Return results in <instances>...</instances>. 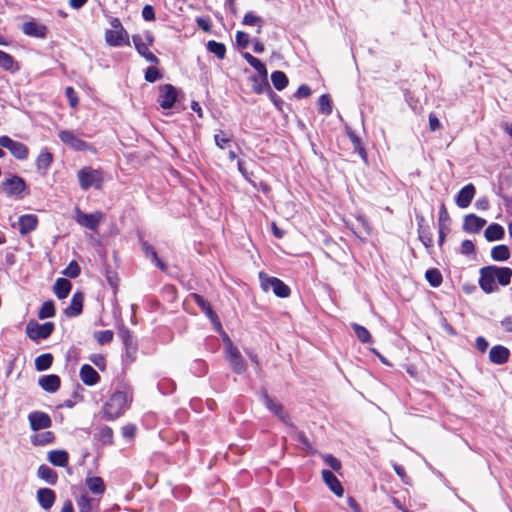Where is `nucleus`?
<instances>
[{"label":"nucleus","instance_id":"nucleus-1","mask_svg":"<svg viewBox=\"0 0 512 512\" xmlns=\"http://www.w3.org/2000/svg\"><path fill=\"white\" fill-rule=\"evenodd\" d=\"M127 395L123 391H116L103 406V417L113 421L120 417L127 408Z\"/></svg>","mask_w":512,"mask_h":512},{"label":"nucleus","instance_id":"nucleus-2","mask_svg":"<svg viewBox=\"0 0 512 512\" xmlns=\"http://www.w3.org/2000/svg\"><path fill=\"white\" fill-rule=\"evenodd\" d=\"M79 185L82 190L87 191L90 188L101 189L104 178L98 169L83 167L77 173Z\"/></svg>","mask_w":512,"mask_h":512},{"label":"nucleus","instance_id":"nucleus-3","mask_svg":"<svg viewBox=\"0 0 512 512\" xmlns=\"http://www.w3.org/2000/svg\"><path fill=\"white\" fill-rule=\"evenodd\" d=\"M259 278L261 281V287L264 291L272 289L273 293L280 298H287L290 295V288L282 280L268 276L263 272L259 273Z\"/></svg>","mask_w":512,"mask_h":512},{"label":"nucleus","instance_id":"nucleus-4","mask_svg":"<svg viewBox=\"0 0 512 512\" xmlns=\"http://www.w3.org/2000/svg\"><path fill=\"white\" fill-rule=\"evenodd\" d=\"M55 325L53 322H46L39 324L35 320H31L26 325V334L33 340L38 341L40 339H47L54 332Z\"/></svg>","mask_w":512,"mask_h":512},{"label":"nucleus","instance_id":"nucleus-5","mask_svg":"<svg viewBox=\"0 0 512 512\" xmlns=\"http://www.w3.org/2000/svg\"><path fill=\"white\" fill-rule=\"evenodd\" d=\"M225 339L228 342L226 346V357L231 365L232 370L237 374H243L247 367L240 354V351L236 346L232 344L231 340L226 334Z\"/></svg>","mask_w":512,"mask_h":512},{"label":"nucleus","instance_id":"nucleus-6","mask_svg":"<svg viewBox=\"0 0 512 512\" xmlns=\"http://www.w3.org/2000/svg\"><path fill=\"white\" fill-rule=\"evenodd\" d=\"M1 187L7 196L21 199V194L26 190L27 185L22 177L18 175H12L2 182Z\"/></svg>","mask_w":512,"mask_h":512},{"label":"nucleus","instance_id":"nucleus-7","mask_svg":"<svg viewBox=\"0 0 512 512\" xmlns=\"http://www.w3.org/2000/svg\"><path fill=\"white\" fill-rule=\"evenodd\" d=\"M261 397L264 405L269 411L277 416L283 423L295 429V426L289 422L290 417L287 411H285L284 407L280 403H276L272 400L265 388L262 389Z\"/></svg>","mask_w":512,"mask_h":512},{"label":"nucleus","instance_id":"nucleus-8","mask_svg":"<svg viewBox=\"0 0 512 512\" xmlns=\"http://www.w3.org/2000/svg\"><path fill=\"white\" fill-rule=\"evenodd\" d=\"M0 147L8 149L10 153L18 160H25L28 157V147L22 142L15 141L9 136H0Z\"/></svg>","mask_w":512,"mask_h":512},{"label":"nucleus","instance_id":"nucleus-9","mask_svg":"<svg viewBox=\"0 0 512 512\" xmlns=\"http://www.w3.org/2000/svg\"><path fill=\"white\" fill-rule=\"evenodd\" d=\"M201 311L209 318L217 332L222 331V324L217 314L213 311L210 303L201 295L193 293L190 295Z\"/></svg>","mask_w":512,"mask_h":512},{"label":"nucleus","instance_id":"nucleus-10","mask_svg":"<svg viewBox=\"0 0 512 512\" xmlns=\"http://www.w3.org/2000/svg\"><path fill=\"white\" fill-rule=\"evenodd\" d=\"M478 283L480 288L487 294L498 290L494 275V265L485 266L480 269V278Z\"/></svg>","mask_w":512,"mask_h":512},{"label":"nucleus","instance_id":"nucleus-11","mask_svg":"<svg viewBox=\"0 0 512 512\" xmlns=\"http://www.w3.org/2000/svg\"><path fill=\"white\" fill-rule=\"evenodd\" d=\"M118 336L120 337L122 343L125 346V354L126 357L133 361L135 359V354L137 351V345L134 341V337L132 332L125 326H121L118 329Z\"/></svg>","mask_w":512,"mask_h":512},{"label":"nucleus","instance_id":"nucleus-12","mask_svg":"<svg viewBox=\"0 0 512 512\" xmlns=\"http://www.w3.org/2000/svg\"><path fill=\"white\" fill-rule=\"evenodd\" d=\"M177 100V90L171 84H165L160 88L157 102L163 109H171Z\"/></svg>","mask_w":512,"mask_h":512},{"label":"nucleus","instance_id":"nucleus-13","mask_svg":"<svg viewBox=\"0 0 512 512\" xmlns=\"http://www.w3.org/2000/svg\"><path fill=\"white\" fill-rule=\"evenodd\" d=\"M59 139L75 151H85L89 144L76 136L72 131L62 130L58 134Z\"/></svg>","mask_w":512,"mask_h":512},{"label":"nucleus","instance_id":"nucleus-14","mask_svg":"<svg viewBox=\"0 0 512 512\" xmlns=\"http://www.w3.org/2000/svg\"><path fill=\"white\" fill-rule=\"evenodd\" d=\"M28 420L30 428L33 431L48 429L52 426L51 417L47 413L42 411H33L29 413Z\"/></svg>","mask_w":512,"mask_h":512},{"label":"nucleus","instance_id":"nucleus-15","mask_svg":"<svg viewBox=\"0 0 512 512\" xmlns=\"http://www.w3.org/2000/svg\"><path fill=\"white\" fill-rule=\"evenodd\" d=\"M21 30L27 36L40 39L46 38L48 33L47 26L37 22L36 20H31L23 23Z\"/></svg>","mask_w":512,"mask_h":512},{"label":"nucleus","instance_id":"nucleus-16","mask_svg":"<svg viewBox=\"0 0 512 512\" xmlns=\"http://www.w3.org/2000/svg\"><path fill=\"white\" fill-rule=\"evenodd\" d=\"M105 41L109 46L119 47L129 45V35L127 31L122 30H106Z\"/></svg>","mask_w":512,"mask_h":512},{"label":"nucleus","instance_id":"nucleus-17","mask_svg":"<svg viewBox=\"0 0 512 512\" xmlns=\"http://www.w3.org/2000/svg\"><path fill=\"white\" fill-rule=\"evenodd\" d=\"M84 293L77 291L71 298L70 305L65 308L64 314L67 317L73 318L79 316L83 311Z\"/></svg>","mask_w":512,"mask_h":512},{"label":"nucleus","instance_id":"nucleus-18","mask_svg":"<svg viewBox=\"0 0 512 512\" xmlns=\"http://www.w3.org/2000/svg\"><path fill=\"white\" fill-rule=\"evenodd\" d=\"M100 220L101 213L99 212L94 214H86L81 211H78L77 213L78 224L92 231H95L98 228Z\"/></svg>","mask_w":512,"mask_h":512},{"label":"nucleus","instance_id":"nucleus-19","mask_svg":"<svg viewBox=\"0 0 512 512\" xmlns=\"http://www.w3.org/2000/svg\"><path fill=\"white\" fill-rule=\"evenodd\" d=\"M486 224L484 218L475 214H468L464 217L463 230L468 233H478Z\"/></svg>","mask_w":512,"mask_h":512},{"label":"nucleus","instance_id":"nucleus-20","mask_svg":"<svg viewBox=\"0 0 512 512\" xmlns=\"http://www.w3.org/2000/svg\"><path fill=\"white\" fill-rule=\"evenodd\" d=\"M37 501L41 508L44 510H50L55 503L56 494L50 488H40L37 490Z\"/></svg>","mask_w":512,"mask_h":512},{"label":"nucleus","instance_id":"nucleus-21","mask_svg":"<svg viewBox=\"0 0 512 512\" xmlns=\"http://www.w3.org/2000/svg\"><path fill=\"white\" fill-rule=\"evenodd\" d=\"M475 192V187L471 183L461 188L455 199L457 206L460 208L468 207L474 198Z\"/></svg>","mask_w":512,"mask_h":512},{"label":"nucleus","instance_id":"nucleus-22","mask_svg":"<svg viewBox=\"0 0 512 512\" xmlns=\"http://www.w3.org/2000/svg\"><path fill=\"white\" fill-rule=\"evenodd\" d=\"M249 80L251 82V90L256 94L266 93L271 88L268 82V73L252 75Z\"/></svg>","mask_w":512,"mask_h":512},{"label":"nucleus","instance_id":"nucleus-23","mask_svg":"<svg viewBox=\"0 0 512 512\" xmlns=\"http://www.w3.org/2000/svg\"><path fill=\"white\" fill-rule=\"evenodd\" d=\"M39 386L48 393H55L61 384L60 377L56 374L44 375L38 380Z\"/></svg>","mask_w":512,"mask_h":512},{"label":"nucleus","instance_id":"nucleus-24","mask_svg":"<svg viewBox=\"0 0 512 512\" xmlns=\"http://www.w3.org/2000/svg\"><path fill=\"white\" fill-rule=\"evenodd\" d=\"M19 225V233L21 235H26L37 228L38 218L33 214H25L19 217L18 219Z\"/></svg>","mask_w":512,"mask_h":512},{"label":"nucleus","instance_id":"nucleus-25","mask_svg":"<svg viewBox=\"0 0 512 512\" xmlns=\"http://www.w3.org/2000/svg\"><path fill=\"white\" fill-rule=\"evenodd\" d=\"M417 224H418V234L419 239L423 243V245L426 248H429L432 246L433 239L432 234L430 232L429 225L426 224L425 218L423 216H417L416 217Z\"/></svg>","mask_w":512,"mask_h":512},{"label":"nucleus","instance_id":"nucleus-26","mask_svg":"<svg viewBox=\"0 0 512 512\" xmlns=\"http://www.w3.org/2000/svg\"><path fill=\"white\" fill-rule=\"evenodd\" d=\"M80 378L82 382L87 386H93L100 381V375L98 372L89 364H84L80 368Z\"/></svg>","mask_w":512,"mask_h":512},{"label":"nucleus","instance_id":"nucleus-27","mask_svg":"<svg viewBox=\"0 0 512 512\" xmlns=\"http://www.w3.org/2000/svg\"><path fill=\"white\" fill-rule=\"evenodd\" d=\"M510 351L502 345L493 346L489 352V359L492 363L502 365L509 359Z\"/></svg>","mask_w":512,"mask_h":512},{"label":"nucleus","instance_id":"nucleus-28","mask_svg":"<svg viewBox=\"0 0 512 512\" xmlns=\"http://www.w3.org/2000/svg\"><path fill=\"white\" fill-rule=\"evenodd\" d=\"M322 478L326 485L330 488V490L334 492L338 497H341L343 495L344 489L340 481L337 479V477L334 475L332 471L323 470Z\"/></svg>","mask_w":512,"mask_h":512},{"label":"nucleus","instance_id":"nucleus-29","mask_svg":"<svg viewBox=\"0 0 512 512\" xmlns=\"http://www.w3.org/2000/svg\"><path fill=\"white\" fill-rule=\"evenodd\" d=\"M142 250L145 256L151 260V262L157 266L161 271L167 270V265L158 257L155 248L147 241H141Z\"/></svg>","mask_w":512,"mask_h":512},{"label":"nucleus","instance_id":"nucleus-30","mask_svg":"<svg viewBox=\"0 0 512 512\" xmlns=\"http://www.w3.org/2000/svg\"><path fill=\"white\" fill-rule=\"evenodd\" d=\"M0 67L11 74L20 70V65L14 57L2 50H0Z\"/></svg>","mask_w":512,"mask_h":512},{"label":"nucleus","instance_id":"nucleus-31","mask_svg":"<svg viewBox=\"0 0 512 512\" xmlns=\"http://www.w3.org/2000/svg\"><path fill=\"white\" fill-rule=\"evenodd\" d=\"M37 476L52 486L56 485L58 481L57 472L45 464H42L38 467Z\"/></svg>","mask_w":512,"mask_h":512},{"label":"nucleus","instance_id":"nucleus-32","mask_svg":"<svg viewBox=\"0 0 512 512\" xmlns=\"http://www.w3.org/2000/svg\"><path fill=\"white\" fill-rule=\"evenodd\" d=\"M72 288L71 282L66 278H58L53 286V291L59 299H65Z\"/></svg>","mask_w":512,"mask_h":512},{"label":"nucleus","instance_id":"nucleus-33","mask_svg":"<svg viewBox=\"0 0 512 512\" xmlns=\"http://www.w3.org/2000/svg\"><path fill=\"white\" fill-rule=\"evenodd\" d=\"M47 457L54 466L66 467L68 465L69 455L65 450H52Z\"/></svg>","mask_w":512,"mask_h":512},{"label":"nucleus","instance_id":"nucleus-34","mask_svg":"<svg viewBox=\"0 0 512 512\" xmlns=\"http://www.w3.org/2000/svg\"><path fill=\"white\" fill-rule=\"evenodd\" d=\"M484 236H485L486 240L489 242L499 241L504 238L505 231L501 225H499L497 223H493V224H490L486 228V230L484 232Z\"/></svg>","mask_w":512,"mask_h":512},{"label":"nucleus","instance_id":"nucleus-35","mask_svg":"<svg viewBox=\"0 0 512 512\" xmlns=\"http://www.w3.org/2000/svg\"><path fill=\"white\" fill-rule=\"evenodd\" d=\"M346 132L353 145L354 151L359 154L364 162H367V152L365 147L362 145L360 137L357 136L356 133L349 128L346 130Z\"/></svg>","mask_w":512,"mask_h":512},{"label":"nucleus","instance_id":"nucleus-36","mask_svg":"<svg viewBox=\"0 0 512 512\" xmlns=\"http://www.w3.org/2000/svg\"><path fill=\"white\" fill-rule=\"evenodd\" d=\"M85 484L89 491L95 495H102L105 492L104 481L99 476L86 478Z\"/></svg>","mask_w":512,"mask_h":512},{"label":"nucleus","instance_id":"nucleus-37","mask_svg":"<svg viewBox=\"0 0 512 512\" xmlns=\"http://www.w3.org/2000/svg\"><path fill=\"white\" fill-rule=\"evenodd\" d=\"M495 279L501 286H507L511 282L512 269L509 267H498L494 265Z\"/></svg>","mask_w":512,"mask_h":512},{"label":"nucleus","instance_id":"nucleus-38","mask_svg":"<svg viewBox=\"0 0 512 512\" xmlns=\"http://www.w3.org/2000/svg\"><path fill=\"white\" fill-rule=\"evenodd\" d=\"M53 161V155L48 149H43L36 159V167L39 171H43L44 173L49 168Z\"/></svg>","mask_w":512,"mask_h":512},{"label":"nucleus","instance_id":"nucleus-39","mask_svg":"<svg viewBox=\"0 0 512 512\" xmlns=\"http://www.w3.org/2000/svg\"><path fill=\"white\" fill-rule=\"evenodd\" d=\"M55 435L51 431L34 434L31 436V443L34 446H44L54 441Z\"/></svg>","mask_w":512,"mask_h":512},{"label":"nucleus","instance_id":"nucleus-40","mask_svg":"<svg viewBox=\"0 0 512 512\" xmlns=\"http://www.w3.org/2000/svg\"><path fill=\"white\" fill-rule=\"evenodd\" d=\"M491 257L494 261L503 262L510 258V249L507 245L501 244L492 248Z\"/></svg>","mask_w":512,"mask_h":512},{"label":"nucleus","instance_id":"nucleus-41","mask_svg":"<svg viewBox=\"0 0 512 512\" xmlns=\"http://www.w3.org/2000/svg\"><path fill=\"white\" fill-rule=\"evenodd\" d=\"M271 81L274 88L278 91L285 89L289 82L286 74L279 70L272 72Z\"/></svg>","mask_w":512,"mask_h":512},{"label":"nucleus","instance_id":"nucleus-42","mask_svg":"<svg viewBox=\"0 0 512 512\" xmlns=\"http://www.w3.org/2000/svg\"><path fill=\"white\" fill-rule=\"evenodd\" d=\"M53 363V355L51 353H44L35 359V368L37 371H45L51 367Z\"/></svg>","mask_w":512,"mask_h":512},{"label":"nucleus","instance_id":"nucleus-43","mask_svg":"<svg viewBox=\"0 0 512 512\" xmlns=\"http://www.w3.org/2000/svg\"><path fill=\"white\" fill-rule=\"evenodd\" d=\"M425 278L434 288L439 287L443 281L442 274L437 268L428 269L425 273Z\"/></svg>","mask_w":512,"mask_h":512},{"label":"nucleus","instance_id":"nucleus-44","mask_svg":"<svg viewBox=\"0 0 512 512\" xmlns=\"http://www.w3.org/2000/svg\"><path fill=\"white\" fill-rule=\"evenodd\" d=\"M55 313L56 310L54 302L52 300H47L41 305L38 311V318L41 320L51 318L55 316Z\"/></svg>","mask_w":512,"mask_h":512},{"label":"nucleus","instance_id":"nucleus-45","mask_svg":"<svg viewBox=\"0 0 512 512\" xmlns=\"http://www.w3.org/2000/svg\"><path fill=\"white\" fill-rule=\"evenodd\" d=\"M243 57L249 63V65L258 72V74L268 73L265 64L262 63L258 58L254 57L252 54L246 52L243 54Z\"/></svg>","mask_w":512,"mask_h":512},{"label":"nucleus","instance_id":"nucleus-46","mask_svg":"<svg viewBox=\"0 0 512 512\" xmlns=\"http://www.w3.org/2000/svg\"><path fill=\"white\" fill-rule=\"evenodd\" d=\"M207 50L210 53H213L215 56H217L219 59H224L226 54V47L223 43L217 42L214 40H210L207 43Z\"/></svg>","mask_w":512,"mask_h":512},{"label":"nucleus","instance_id":"nucleus-47","mask_svg":"<svg viewBox=\"0 0 512 512\" xmlns=\"http://www.w3.org/2000/svg\"><path fill=\"white\" fill-rule=\"evenodd\" d=\"M352 328L358 340L362 343H370L372 340L370 332L362 325L352 323Z\"/></svg>","mask_w":512,"mask_h":512},{"label":"nucleus","instance_id":"nucleus-48","mask_svg":"<svg viewBox=\"0 0 512 512\" xmlns=\"http://www.w3.org/2000/svg\"><path fill=\"white\" fill-rule=\"evenodd\" d=\"M98 440L103 445H111L113 444V430L109 426H103L99 428L98 431Z\"/></svg>","mask_w":512,"mask_h":512},{"label":"nucleus","instance_id":"nucleus-49","mask_svg":"<svg viewBox=\"0 0 512 512\" xmlns=\"http://www.w3.org/2000/svg\"><path fill=\"white\" fill-rule=\"evenodd\" d=\"M318 111L321 114L330 115L332 113V105L327 94H323L318 100Z\"/></svg>","mask_w":512,"mask_h":512},{"label":"nucleus","instance_id":"nucleus-50","mask_svg":"<svg viewBox=\"0 0 512 512\" xmlns=\"http://www.w3.org/2000/svg\"><path fill=\"white\" fill-rule=\"evenodd\" d=\"M242 23L247 26L257 25L259 27L257 33H260L263 20L262 18L256 16L253 12H248L245 14Z\"/></svg>","mask_w":512,"mask_h":512},{"label":"nucleus","instance_id":"nucleus-51","mask_svg":"<svg viewBox=\"0 0 512 512\" xmlns=\"http://www.w3.org/2000/svg\"><path fill=\"white\" fill-rule=\"evenodd\" d=\"M76 502L79 512H92V499L86 493L82 494Z\"/></svg>","mask_w":512,"mask_h":512},{"label":"nucleus","instance_id":"nucleus-52","mask_svg":"<svg viewBox=\"0 0 512 512\" xmlns=\"http://www.w3.org/2000/svg\"><path fill=\"white\" fill-rule=\"evenodd\" d=\"M214 141L217 147H219L220 149H224L226 145L231 143L232 136L220 130L219 133L214 135Z\"/></svg>","mask_w":512,"mask_h":512},{"label":"nucleus","instance_id":"nucleus-53","mask_svg":"<svg viewBox=\"0 0 512 512\" xmlns=\"http://www.w3.org/2000/svg\"><path fill=\"white\" fill-rule=\"evenodd\" d=\"M113 332L111 330L97 331L94 337L100 345L108 344L113 340Z\"/></svg>","mask_w":512,"mask_h":512},{"label":"nucleus","instance_id":"nucleus-54","mask_svg":"<svg viewBox=\"0 0 512 512\" xmlns=\"http://www.w3.org/2000/svg\"><path fill=\"white\" fill-rule=\"evenodd\" d=\"M132 41L134 43V46H135L137 52L141 56H144L149 51V46H148V44L144 43L142 36H140V35H133L132 36Z\"/></svg>","mask_w":512,"mask_h":512},{"label":"nucleus","instance_id":"nucleus-55","mask_svg":"<svg viewBox=\"0 0 512 512\" xmlns=\"http://www.w3.org/2000/svg\"><path fill=\"white\" fill-rule=\"evenodd\" d=\"M81 269L76 261H71L68 266L62 272L65 276L70 278H76L80 275Z\"/></svg>","mask_w":512,"mask_h":512},{"label":"nucleus","instance_id":"nucleus-56","mask_svg":"<svg viewBox=\"0 0 512 512\" xmlns=\"http://www.w3.org/2000/svg\"><path fill=\"white\" fill-rule=\"evenodd\" d=\"M162 77L159 69L155 66H150L145 71V80L149 83H154Z\"/></svg>","mask_w":512,"mask_h":512},{"label":"nucleus","instance_id":"nucleus-57","mask_svg":"<svg viewBox=\"0 0 512 512\" xmlns=\"http://www.w3.org/2000/svg\"><path fill=\"white\" fill-rule=\"evenodd\" d=\"M65 95L69 101V105L72 107V108H75L77 105H78V96H77V93L76 91L74 90L73 87H66L65 89Z\"/></svg>","mask_w":512,"mask_h":512},{"label":"nucleus","instance_id":"nucleus-58","mask_svg":"<svg viewBox=\"0 0 512 512\" xmlns=\"http://www.w3.org/2000/svg\"><path fill=\"white\" fill-rule=\"evenodd\" d=\"M236 43L240 48H246L249 45L250 37L246 32L238 31L236 33Z\"/></svg>","mask_w":512,"mask_h":512},{"label":"nucleus","instance_id":"nucleus-59","mask_svg":"<svg viewBox=\"0 0 512 512\" xmlns=\"http://www.w3.org/2000/svg\"><path fill=\"white\" fill-rule=\"evenodd\" d=\"M295 439L297 441H299L304 446L305 450H307V451L312 450V445H311L309 439L307 438L306 434L303 431H297L295 433Z\"/></svg>","mask_w":512,"mask_h":512},{"label":"nucleus","instance_id":"nucleus-60","mask_svg":"<svg viewBox=\"0 0 512 512\" xmlns=\"http://www.w3.org/2000/svg\"><path fill=\"white\" fill-rule=\"evenodd\" d=\"M311 93H312L311 88L306 84H302L298 87L297 91L294 93V97L297 99L307 98L311 95Z\"/></svg>","mask_w":512,"mask_h":512},{"label":"nucleus","instance_id":"nucleus-61","mask_svg":"<svg viewBox=\"0 0 512 512\" xmlns=\"http://www.w3.org/2000/svg\"><path fill=\"white\" fill-rule=\"evenodd\" d=\"M267 95L269 97V99L273 102V104L276 106V108L278 110H282V106L284 104V101L282 100V98L277 95L273 90L272 88H270L267 92Z\"/></svg>","mask_w":512,"mask_h":512},{"label":"nucleus","instance_id":"nucleus-62","mask_svg":"<svg viewBox=\"0 0 512 512\" xmlns=\"http://www.w3.org/2000/svg\"><path fill=\"white\" fill-rule=\"evenodd\" d=\"M474 251H475V246L471 240L466 239V240L462 241L461 248H460L461 254L470 255V254L474 253Z\"/></svg>","mask_w":512,"mask_h":512},{"label":"nucleus","instance_id":"nucleus-63","mask_svg":"<svg viewBox=\"0 0 512 512\" xmlns=\"http://www.w3.org/2000/svg\"><path fill=\"white\" fill-rule=\"evenodd\" d=\"M450 221L449 214L446 210V207L444 204L441 205L440 211H439V218H438V225L439 227L444 228L445 223Z\"/></svg>","mask_w":512,"mask_h":512},{"label":"nucleus","instance_id":"nucleus-64","mask_svg":"<svg viewBox=\"0 0 512 512\" xmlns=\"http://www.w3.org/2000/svg\"><path fill=\"white\" fill-rule=\"evenodd\" d=\"M325 463L334 471H338L341 468V462L331 454L326 455Z\"/></svg>","mask_w":512,"mask_h":512}]
</instances>
